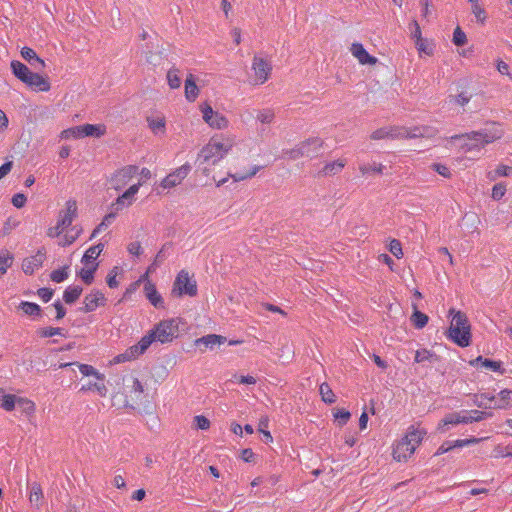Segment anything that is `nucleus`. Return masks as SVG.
I'll return each instance as SVG.
<instances>
[{"instance_id": "f3484780", "label": "nucleus", "mask_w": 512, "mask_h": 512, "mask_svg": "<svg viewBox=\"0 0 512 512\" xmlns=\"http://www.w3.org/2000/svg\"><path fill=\"white\" fill-rule=\"evenodd\" d=\"M29 87L38 91H48L50 89V83L43 76L38 73L30 72L26 81H24Z\"/></svg>"}, {"instance_id": "4c0bfd02", "label": "nucleus", "mask_w": 512, "mask_h": 512, "mask_svg": "<svg viewBox=\"0 0 512 512\" xmlns=\"http://www.w3.org/2000/svg\"><path fill=\"white\" fill-rule=\"evenodd\" d=\"M319 393L323 402L333 404L336 401V396L331 387L327 383H322L319 388Z\"/></svg>"}, {"instance_id": "37998d69", "label": "nucleus", "mask_w": 512, "mask_h": 512, "mask_svg": "<svg viewBox=\"0 0 512 512\" xmlns=\"http://www.w3.org/2000/svg\"><path fill=\"white\" fill-rule=\"evenodd\" d=\"M69 277V266H64L51 272L50 278L55 283H62Z\"/></svg>"}, {"instance_id": "9d476101", "label": "nucleus", "mask_w": 512, "mask_h": 512, "mask_svg": "<svg viewBox=\"0 0 512 512\" xmlns=\"http://www.w3.org/2000/svg\"><path fill=\"white\" fill-rule=\"evenodd\" d=\"M141 186V181L131 185L125 192L116 198V200L111 204V208L116 212H119L122 209L131 206L134 203L135 195L138 193Z\"/></svg>"}, {"instance_id": "a19ab883", "label": "nucleus", "mask_w": 512, "mask_h": 512, "mask_svg": "<svg viewBox=\"0 0 512 512\" xmlns=\"http://www.w3.org/2000/svg\"><path fill=\"white\" fill-rule=\"evenodd\" d=\"M14 260L13 254L8 251H3L0 254V277H2L9 267L12 266Z\"/></svg>"}, {"instance_id": "864d4df0", "label": "nucleus", "mask_w": 512, "mask_h": 512, "mask_svg": "<svg viewBox=\"0 0 512 512\" xmlns=\"http://www.w3.org/2000/svg\"><path fill=\"white\" fill-rule=\"evenodd\" d=\"M60 137L62 139L82 138L81 126H76V127H72V128H68L66 130H63L61 132Z\"/></svg>"}, {"instance_id": "4d7b16f0", "label": "nucleus", "mask_w": 512, "mask_h": 512, "mask_svg": "<svg viewBox=\"0 0 512 512\" xmlns=\"http://www.w3.org/2000/svg\"><path fill=\"white\" fill-rule=\"evenodd\" d=\"M505 193H506V185L504 183L500 182L493 186L491 197L494 200H500L504 197Z\"/></svg>"}, {"instance_id": "49530a36", "label": "nucleus", "mask_w": 512, "mask_h": 512, "mask_svg": "<svg viewBox=\"0 0 512 512\" xmlns=\"http://www.w3.org/2000/svg\"><path fill=\"white\" fill-rule=\"evenodd\" d=\"M167 80L171 89H177L181 85V78L179 76V70L176 68H171L167 72Z\"/></svg>"}, {"instance_id": "774afa93", "label": "nucleus", "mask_w": 512, "mask_h": 512, "mask_svg": "<svg viewBox=\"0 0 512 512\" xmlns=\"http://www.w3.org/2000/svg\"><path fill=\"white\" fill-rule=\"evenodd\" d=\"M127 249H128V252L134 256H139L143 251L141 244L138 241L131 242L128 245Z\"/></svg>"}, {"instance_id": "c03bdc74", "label": "nucleus", "mask_w": 512, "mask_h": 512, "mask_svg": "<svg viewBox=\"0 0 512 512\" xmlns=\"http://www.w3.org/2000/svg\"><path fill=\"white\" fill-rule=\"evenodd\" d=\"M307 145H301V143L293 149L283 151L284 157L296 160L300 157H305L304 154H308L307 151H303Z\"/></svg>"}, {"instance_id": "052dcab7", "label": "nucleus", "mask_w": 512, "mask_h": 512, "mask_svg": "<svg viewBox=\"0 0 512 512\" xmlns=\"http://www.w3.org/2000/svg\"><path fill=\"white\" fill-rule=\"evenodd\" d=\"M466 42V34L460 29V27H457L453 32V43L456 46H463Z\"/></svg>"}, {"instance_id": "e433bc0d", "label": "nucleus", "mask_w": 512, "mask_h": 512, "mask_svg": "<svg viewBox=\"0 0 512 512\" xmlns=\"http://www.w3.org/2000/svg\"><path fill=\"white\" fill-rule=\"evenodd\" d=\"M43 497L42 489L39 484L33 483L30 487L29 501L31 505L38 508Z\"/></svg>"}, {"instance_id": "6e6d98bb", "label": "nucleus", "mask_w": 512, "mask_h": 512, "mask_svg": "<svg viewBox=\"0 0 512 512\" xmlns=\"http://www.w3.org/2000/svg\"><path fill=\"white\" fill-rule=\"evenodd\" d=\"M491 415V413H487L484 411L472 410L468 412V419H470L469 423L482 421L490 417Z\"/></svg>"}, {"instance_id": "5fc2aeb1", "label": "nucleus", "mask_w": 512, "mask_h": 512, "mask_svg": "<svg viewBox=\"0 0 512 512\" xmlns=\"http://www.w3.org/2000/svg\"><path fill=\"white\" fill-rule=\"evenodd\" d=\"M165 247H163L155 256L152 264L148 267V272H155L156 269L161 265V263L165 260Z\"/></svg>"}, {"instance_id": "0e129e2a", "label": "nucleus", "mask_w": 512, "mask_h": 512, "mask_svg": "<svg viewBox=\"0 0 512 512\" xmlns=\"http://www.w3.org/2000/svg\"><path fill=\"white\" fill-rule=\"evenodd\" d=\"M27 201L26 196L23 193H17L12 197V204L16 208H22Z\"/></svg>"}, {"instance_id": "c9c22d12", "label": "nucleus", "mask_w": 512, "mask_h": 512, "mask_svg": "<svg viewBox=\"0 0 512 512\" xmlns=\"http://www.w3.org/2000/svg\"><path fill=\"white\" fill-rule=\"evenodd\" d=\"M512 174V167L507 165H499L494 171L487 173V178L490 181H495L499 177H507Z\"/></svg>"}, {"instance_id": "f8f14e48", "label": "nucleus", "mask_w": 512, "mask_h": 512, "mask_svg": "<svg viewBox=\"0 0 512 512\" xmlns=\"http://www.w3.org/2000/svg\"><path fill=\"white\" fill-rule=\"evenodd\" d=\"M191 166L189 164H184L181 167L177 168L170 174H168L160 183V186L164 189H170L177 185H179L190 173Z\"/></svg>"}, {"instance_id": "0eeeda50", "label": "nucleus", "mask_w": 512, "mask_h": 512, "mask_svg": "<svg viewBox=\"0 0 512 512\" xmlns=\"http://www.w3.org/2000/svg\"><path fill=\"white\" fill-rule=\"evenodd\" d=\"M156 341L160 343L171 342L178 333V321L176 319H167L158 323L153 330Z\"/></svg>"}, {"instance_id": "ea45409f", "label": "nucleus", "mask_w": 512, "mask_h": 512, "mask_svg": "<svg viewBox=\"0 0 512 512\" xmlns=\"http://www.w3.org/2000/svg\"><path fill=\"white\" fill-rule=\"evenodd\" d=\"M414 360L416 363H422L425 361L434 362L438 360V357L430 350L420 349L416 351Z\"/></svg>"}, {"instance_id": "5701e85b", "label": "nucleus", "mask_w": 512, "mask_h": 512, "mask_svg": "<svg viewBox=\"0 0 512 512\" xmlns=\"http://www.w3.org/2000/svg\"><path fill=\"white\" fill-rule=\"evenodd\" d=\"M21 56L28 61L36 70H41L45 67V62L41 58H39L36 52L29 48L23 47L21 50Z\"/></svg>"}, {"instance_id": "3c124183", "label": "nucleus", "mask_w": 512, "mask_h": 512, "mask_svg": "<svg viewBox=\"0 0 512 512\" xmlns=\"http://www.w3.org/2000/svg\"><path fill=\"white\" fill-rule=\"evenodd\" d=\"M483 367L501 375L505 373V369L502 367V362L500 361H494L486 358V360L483 362Z\"/></svg>"}, {"instance_id": "cd10ccee", "label": "nucleus", "mask_w": 512, "mask_h": 512, "mask_svg": "<svg viewBox=\"0 0 512 512\" xmlns=\"http://www.w3.org/2000/svg\"><path fill=\"white\" fill-rule=\"evenodd\" d=\"M81 126L82 137H100L104 135L106 128L104 125L85 124Z\"/></svg>"}, {"instance_id": "7c9ffc66", "label": "nucleus", "mask_w": 512, "mask_h": 512, "mask_svg": "<svg viewBox=\"0 0 512 512\" xmlns=\"http://www.w3.org/2000/svg\"><path fill=\"white\" fill-rule=\"evenodd\" d=\"M11 69L13 74L23 83L30 74L31 70L23 63L17 60L11 62Z\"/></svg>"}, {"instance_id": "1a4fd4ad", "label": "nucleus", "mask_w": 512, "mask_h": 512, "mask_svg": "<svg viewBox=\"0 0 512 512\" xmlns=\"http://www.w3.org/2000/svg\"><path fill=\"white\" fill-rule=\"evenodd\" d=\"M137 173L138 167L135 165H128L119 169L110 179L111 187L116 191L122 190Z\"/></svg>"}, {"instance_id": "6ab92c4d", "label": "nucleus", "mask_w": 512, "mask_h": 512, "mask_svg": "<svg viewBox=\"0 0 512 512\" xmlns=\"http://www.w3.org/2000/svg\"><path fill=\"white\" fill-rule=\"evenodd\" d=\"M470 419H468V412H456L448 414L439 424V429H442V426L445 425H457V424H468Z\"/></svg>"}, {"instance_id": "bb28decb", "label": "nucleus", "mask_w": 512, "mask_h": 512, "mask_svg": "<svg viewBox=\"0 0 512 512\" xmlns=\"http://www.w3.org/2000/svg\"><path fill=\"white\" fill-rule=\"evenodd\" d=\"M18 309L22 310L25 315L30 316L33 319L41 316V308L34 302L22 301L19 304Z\"/></svg>"}, {"instance_id": "a18cd8bd", "label": "nucleus", "mask_w": 512, "mask_h": 512, "mask_svg": "<svg viewBox=\"0 0 512 512\" xmlns=\"http://www.w3.org/2000/svg\"><path fill=\"white\" fill-rule=\"evenodd\" d=\"M37 334L42 338L53 337L56 335L64 336V329L59 327H44L38 329Z\"/></svg>"}, {"instance_id": "473e14b6", "label": "nucleus", "mask_w": 512, "mask_h": 512, "mask_svg": "<svg viewBox=\"0 0 512 512\" xmlns=\"http://www.w3.org/2000/svg\"><path fill=\"white\" fill-rule=\"evenodd\" d=\"M15 408L26 416H31L35 411V404L26 398L16 397Z\"/></svg>"}, {"instance_id": "603ef678", "label": "nucleus", "mask_w": 512, "mask_h": 512, "mask_svg": "<svg viewBox=\"0 0 512 512\" xmlns=\"http://www.w3.org/2000/svg\"><path fill=\"white\" fill-rule=\"evenodd\" d=\"M256 118L262 124H270L274 119V112L270 109H263L258 111Z\"/></svg>"}, {"instance_id": "f257e3e1", "label": "nucleus", "mask_w": 512, "mask_h": 512, "mask_svg": "<svg viewBox=\"0 0 512 512\" xmlns=\"http://www.w3.org/2000/svg\"><path fill=\"white\" fill-rule=\"evenodd\" d=\"M504 130L499 123H489L483 129L462 135H454L451 141L456 142L463 152L480 151L485 145L500 139Z\"/></svg>"}, {"instance_id": "a878e982", "label": "nucleus", "mask_w": 512, "mask_h": 512, "mask_svg": "<svg viewBox=\"0 0 512 512\" xmlns=\"http://www.w3.org/2000/svg\"><path fill=\"white\" fill-rule=\"evenodd\" d=\"M199 89L195 83L194 76L190 74L185 80V97L187 101L194 102L198 96Z\"/></svg>"}, {"instance_id": "20e7f679", "label": "nucleus", "mask_w": 512, "mask_h": 512, "mask_svg": "<svg viewBox=\"0 0 512 512\" xmlns=\"http://www.w3.org/2000/svg\"><path fill=\"white\" fill-rule=\"evenodd\" d=\"M426 430L419 427L410 426L405 436L397 442L393 449V457L395 460L407 461L426 435Z\"/></svg>"}, {"instance_id": "72a5a7b5", "label": "nucleus", "mask_w": 512, "mask_h": 512, "mask_svg": "<svg viewBox=\"0 0 512 512\" xmlns=\"http://www.w3.org/2000/svg\"><path fill=\"white\" fill-rule=\"evenodd\" d=\"M83 289L79 285H70L68 286L63 294V300L67 304L74 303L81 295Z\"/></svg>"}, {"instance_id": "2f4dec72", "label": "nucleus", "mask_w": 512, "mask_h": 512, "mask_svg": "<svg viewBox=\"0 0 512 512\" xmlns=\"http://www.w3.org/2000/svg\"><path fill=\"white\" fill-rule=\"evenodd\" d=\"M104 249V245L102 243H99L97 245H94L90 247L83 255L82 257V263L85 266H88L93 260H96L97 257L101 254V252Z\"/></svg>"}, {"instance_id": "dca6fc26", "label": "nucleus", "mask_w": 512, "mask_h": 512, "mask_svg": "<svg viewBox=\"0 0 512 512\" xmlns=\"http://www.w3.org/2000/svg\"><path fill=\"white\" fill-rule=\"evenodd\" d=\"M350 51L362 65H373L377 62V59L371 56L361 43H353Z\"/></svg>"}, {"instance_id": "393cba45", "label": "nucleus", "mask_w": 512, "mask_h": 512, "mask_svg": "<svg viewBox=\"0 0 512 512\" xmlns=\"http://www.w3.org/2000/svg\"><path fill=\"white\" fill-rule=\"evenodd\" d=\"M495 400V395L489 393L474 394L472 402L479 408H493L492 402Z\"/></svg>"}, {"instance_id": "412c9836", "label": "nucleus", "mask_w": 512, "mask_h": 512, "mask_svg": "<svg viewBox=\"0 0 512 512\" xmlns=\"http://www.w3.org/2000/svg\"><path fill=\"white\" fill-rule=\"evenodd\" d=\"M301 145H307L303 151H307L308 154H304V156L314 158L320 154L323 147V141L320 138H311L301 142Z\"/></svg>"}, {"instance_id": "13d9d810", "label": "nucleus", "mask_w": 512, "mask_h": 512, "mask_svg": "<svg viewBox=\"0 0 512 512\" xmlns=\"http://www.w3.org/2000/svg\"><path fill=\"white\" fill-rule=\"evenodd\" d=\"M258 170V167H253L251 171L247 173H230L228 176L232 178L235 182H238L253 177L258 172Z\"/></svg>"}, {"instance_id": "f704fd0d", "label": "nucleus", "mask_w": 512, "mask_h": 512, "mask_svg": "<svg viewBox=\"0 0 512 512\" xmlns=\"http://www.w3.org/2000/svg\"><path fill=\"white\" fill-rule=\"evenodd\" d=\"M16 396L11 394H5L2 389H0V407L6 411H12L16 406Z\"/></svg>"}, {"instance_id": "7ed1b4c3", "label": "nucleus", "mask_w": 512, "mask_h": 512, "mask_svg": "<svg viewBox=\"0 0 512 512\" xmlns=\"http://www.w3.org/2000/svg\"><path fill=\"white\" fill-rule=\"evenodd\" d=\"M448 316L451 317L450 326L445 333L447 339L459 347H467L471 343V325L465 313L451 308Z\"/></svg>"}, {"instance_id": "de8ad7c7", "label": "nucleus", "mask_w": 512, "mask_h": 512, "mask_svg": "<svg viewBox=\"0 0 512 512\" xmlns=\"http://www.w3.org/2000/svg\"><path fill=\"white\" fill-rule=\"evenodd\" d=\"M428 316L418 310H415L411 316V321L417 329H422L428 323Z\"/></svg>"}, {"instance_id": "4468645a", "label": "nucleus", "mask_w": 512, "mask_h": 512, "mask_svg": "<svg viewBox=\"0 0 512 512\" xmlns=\"http://www.w3.org/2000/svg\"><path fill=\"white\" fill-rule=\"evenodd\" d=\"M45 260V250L40 249L33 256L27 257L22 262V270L25 274L31 275L38 270Z\"/></svg>"}, {"instance_id": "a211bd4d", "label": "nucleus", "mask_w": 512, "mask_h": 512, "mask_svg": "<svg viewBox=\"0 0 512 512\" xmlns=\"http://www.w3.org/2000/svg\"><path fill=\"white\" fill-rule=\"evenodd\" d=\"M154 341H156L155 335L150 331L147 335L143 336L136 345L130 347V354L138 358L145 353Z\"/></svg>"}, {"instance_id": "9b49d317", "label": "nucleus", "mask_w": 512, "mask_h": 512, "mask_svg": "<svg viewBox=\"0 0 512 512\" xmlns=\"http://www.w3.org/2000/svg\"><path fill=\"white\" fill-rule=\"evenodd\" d=\"M252 70L254 72L253 82L256 85H259L268 80L272 67L267 60L256 55L252 62Z\"/></svg>"}, {"instance_id": "e2e57ef3", "label": "nucleus", "mask_w": 512, "mask_h": 512, "mask_svg": "<svg viewBox=\"0 0 512 512\" xmlns=\"http://www.w3.org/2000/svg\"><path fill=\"white\" fill-rule=\"evenodd\" d=\"M473 3V6H472V12L474 14V16L476 17V19L480 22H484L485 19H486V14H485V11L482 7H480V5L476 2H472Z\"/></svg>"}, {"instance_id": "f03ea898", "label": "nucleus", "mask_w": 512, "mask_h": 512, "mask_svg": "<svg viewBox=\"0 0 512 512\" xmlns=\"http://www.w3.org/2000/svg\"><path fill=\"white\" fill-rule=\"evenodd\" d=\"M233 139L224 135H215L200 150L197 162L201 165H215L222 160L233 147Z\"/></svg>"}, {"instance_id": "69168bd1", "label": "nucleus", "mask_w": 512, "mask_h": 512, "mask_svg": "<svg viewBox=\"0 0 512 512\" xmlns=\"http://www.w3.org/2000/svg\"><path fill=\"white\" fill-rule=\"evenodd\" d=\"M195 423L198 429L206 430L210 426V421L203 415H198L195 417Z\"/></svg>"}, {"instance_id": "338daca9", "label": "nucleus", "mask_w": 512, "mask_h": 512, "mask_svg": "<svg viewBox=\"0 0 512 512\" xmlns=\"http://www.w3.org/2000/svg\"><path fill=\"white\" fill-rule=\"evenodd\" d=\"M434 171H436L441 176L448 178L450 177V170L447 166L439 163H435L432 165Z\"/></svg>"}, {"instance_id": "8fccbe9b", "label": "nucleus", "mask_w": 512, "mask_h": 512, "mask_svg": "<svg viewBox=\"0 0 512 512\" xmlns=\"http://www.w3.org/2000/svg\"><path fill=\"white\" fill-rule=\"evenodd\" d=\"M97 269V265H94L92 267L82 268L78 275L80 278L86 283L91 284L94 280V273Z\"/></svg>"}, {"instance_id": "680f3d73", "label": "nucleus", "mask_w": 512, "mask_h": 512, "mask_svg": "<svg viewBox=\"0 0 512 512\" xmlns=\"http://www.w3.org/2000/svg\"><path fill=\"white\" fill-rule=\"evenodd\" d=\"M389 251L398 259L401 258L403 255L401 243L396 239H393L390 242Z\"/></svg>"}, {"instance_id": "aec40b11", "label": "nucleus", "mask_w": 512, "mask_h": 512, "mask_svg": "<svg viewBox=\"0 0 512 512\" xmlns=\"http://www.w3.org/2000/svg\"><path fill=\"white\" fill-rule=\"evenodd\" d=\"M144 291L146 297L154 307L160 308L164 306L163 298L157 292L155 285L148 280L145 283Z\"/></svg>"}, {"instance_id": "2eb2a0df", "label": "nucleus", "mask_w": 512, "mask_h": 512, "mask_svg": "<svg viewBox=\"0 0 512 512\" xmlns=\"http://www.w3.org/2000/svg\"><path fill=\"white\" fill-rule=\"evenodd\" d=\"M76 216H77L76 201L70 199L65 203V210H63L59 213L58 222L60 223V226H63L66 229L72 224V222L76 218Z\"/></svg>"}, {"instance_id": "b1692460", "label": "nucleus", "mask_w": 512, "mask_h": 512, "mask_svg": "<svg viewBox=\"0 0 512 512\" xmlns=\"http://www.w3.org/2000/svg\"><path fill=\"white\" fill-rule=\"evenodd\" d=\"M226 342V338L221 335L209 334L201 338L196 339L195 344L197 346L204 345L206 348L213 349L217 345H221Z\"/></svg>"}, {"instance_id": "39448f33", "label": "nucleus", "mask_w": 512, "mask_h": 512, "mask_svg": "<svg viewBox=\"0 0 512 512\" xmlns=\"http://www.w3.org/2000/svg\"><path fill=\"white\" fill-rule=\"evenodd\" d=\"M429 135L427 127H414L409 129L406 127L390 126L375 130L371 134L373 140L382 139H399V138H416Z\"/></svg>"}, {"instance_id": "58836bf2", "label": "nucleus", "mask_w": 512, "mask_h": 512, "mask_svg": "<svg viewBox=\"0 0 512 512\" xmlns=\"http://www.w3.org/2000/svg\"><path fill=\"white\" fill-rule=\"evenodd\" d=\"M385 166L380 163H372L369 164H360L359 165V171L362 174V176H366L369 173H377V174H383L384 173Z\"/></svg>"}, {"instance_id": "79ce46f5", "label": "nucleus", "mask_w": 512, "mask_h": 512, "mask_svg": "<svg viewBox=\"0 0 512 512\" xmlns=\"http://www.w3.org/2000/svg\"><path fill=\"white\" fill-rule=\"evenodd\" d=\"M89 390H94L98 393V395L104 397L106 396L107 394V388L103 382V380H98V382H89L87 385H83L81 387V391H89Z\"/></svg>"}, {"instance_id": "ddd939ff", "label": "nucleus", "mask_w": 512, "mask_h": 512, "mask_svg": "<svg viewBox=\"0 0 512 512\" xmlns=\"http://www.w3.org/2000/svg\"><path fill=\"white\" fill-rule=\"evenodd\" d=\"M106 301L107 299L101 291L93 290L85 296L83 301L84 306L80 308V311L84 313L93 312L98 307L104 306Z\"/></svg>"}, {"instance_id": "c756f323", "label": "nucleus", "mask_w": 512, "mask_h": 512, "mask_svg": "<svg viewBox=\"0 0 512 512\" xmlns=\"http://www.w3.org/2000/svg\"><path fill=\"white\" fill-rule=\"evenodd\" d=\"M148 127L155 135L165 134V119L164 117H148Z\"/></svg>"}, {"instance_id": "4be33fe9", "label": "nucleus", "mask_w": 512, "mask_h": 512, "mask_svg": "<svg viewBox=\"0 0 512 512\" xmlns=\"http://www.w3.org/2000/svg\"><path fill=\"white\" fill-rule=\"evenodd\" d=\"M512 407V390L504 389L501 390L497 396H495L493 408L495 409H508Z\"/></svg>"}, {"instance_id": "09e8293b", "label": "nucleus", "mask_w": 512, "mask_h": 512, "mask_svg": "<svg viewBox=\"0 0 512 512\" xmlns=\"http://www.w3.org/2000/svg\"><path fill=\"white\" fill-rule=\"evenodd\" d=\"M78 367L83 376H94L97 380H104V375L100 374L93 366L88 364H79Z\"/></svg>"}, {"instance_id": "423d86ee", "label": "nucleus", "mask_w": 512, "mask_h": 512, "mask_svg": "<svg viewBox=\"0 0 512 512\" xmlns=\"http://www.w3.org/2000/svg\"><path fill=\"white\" fill-rule=\"evenodd\" d=\"M171 293L174 297L185 295L194 297L197 295L196 281L189 276L186 270H181L176 276Z\"/></svg>"}, {"instance_id": "c85d7f7f", "label": "nucleus", "mask_w": 512, "mask_h": 512, "mask_svg": "<svg viewBox=\"0 0 512 512\" xmlns=\"http://www.w3.org/2000/svg\"><path fill=\"white\" fill-rule=\"evenodd\" d=\"M346 165L345 160H336L325 164L323 169L320 171L322 175L332 176L338 174Z\"/></svg>"}, {"instance_id": "6e6552de", "label": "nucleus", "mask_w": 512, "mask_h": 512, "mask_svg": "<svg viewBox=\"0 0 512 512\" xmlns=\"http://www.w3.org/2000/svg\"><path fill=\"white\" fill-rule=\"evenodd\" d=\"M202 118L213 129L222 130L228 127V119L221 113L214 111L208 103H202L199 107Z\"/></svg>"}, {"instance_id": "bf43d9fd", "label": "nucleus", "mask_w": 512, "mask_h": 512, "mask_svg": "<svg viewBox=\"0 0 512 512\" xmlns=\"http://www.w3.org/2000/svg\"><path fill=\"white\" fill-rule=\"evenodd\" d=\"M350 416H351L350 412L345 409H338L334 413L335 420L338 422V424L340 426L345 425L348 422V420L350 419Z\"/></svg>"}]
</instances>
